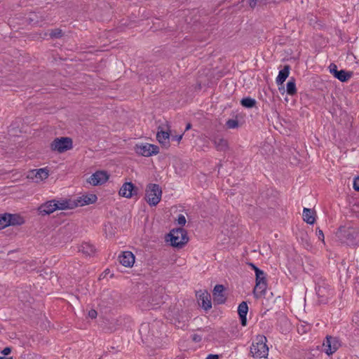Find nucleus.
<instances>
[{
  "label": "nucleus",
  "mask_w": 359,
  "mask_h": 359,
  "mask_svg": "<svg viewBox=\"0 0 359 359\" xmlns=\"http://www.w3.org/2000/svg\"><path fill=\"white\" fill-rule=\"evenodd\" d=\"M337 237L348 245H356L359 242V228L350 224L339 227L336 232Z\"/></svg>",
  "instance_id": "obj_1"
},
{
  "label": "nucleus",
  "mask_w": 359,
  "mask_h": 359,
  "mask_svg": "<svg viewBox=\"0 0 359 359\" xmlns=\"http://www.w3.org/2000/svg\"><path fill=\"white\" fill-rule=\"evenodd\" d=\"M88 203H42L38 208L39 214L47 215L53 212L56 210H72L78 206H83Z\"/></svg>",
  "instance_id": "obj_2"
},
{
  "label": "nucleus",
  "mask_w": 359,
  "mask_h": 359,
  "mask_svg": "<svg viewBox=\"0 0 359 359\" xmlns=\"http://www.w3.org/2000/svg\"><path fill=\"white\" fill-rule=\"evenodd\" d=\"M256 341L250 347V353L255 358H266L269 354L266 338L264 336H258Z\"/></svg>",
  "instance_id": "obj_3"
},
{
  "label": "nucleus",
  "mask_w": 359,
  "mask_h": 359,
  "mask_svg": "<svg viewBox=\"0 0 359 359\" xmlns=\"http://www.w3.org/2000/svg\"><path fill=\"white\" fill-rule=\"evenodd\" d=\"M170 245L176 248H182L189 241L187 231L183 228H177L170 231L168 234Z\"/></svg>",
  "instance_id": "obj_4"
},
{
  "label": "nucleus",
  "mask_w": 359,
  "mask_h": 359,
  "mask_svg": "<svg viewBox=\"0 0 359 359\" xmlns=\"http://www.w3.org/2000/svg\"><path fill=\"white\" fill-rule=\"evenodd\" d=\"M256 276V285L253 290V294L256 299L260 298L266 292L267 282L264 271H257Z\"/></svg>",
  "instance_id": "obj_5"
},
{
  "label": "nucleus",
  "mask_w": 359,
  "mask_h": 359,
  "mask_svg": "<svg viewBox=\"0 0 359 359\" xmlns=\"http://www.w3.org/2000/svg\"><path fill=\"white\" fill-rule=\"evenodd\" d=\"M72 147V140L68 137H57L50 144L51 150L59 153L69 150Z\"/></svg>",
  "instance_id": "obj_6"
},
{
  "label": "nucleus",
  "mask_w": 359,
  "mask_h": 359,
  "mask_svg": "<svg viewBox=\"0 0 359 359\" xmlns=\"http://www.w3.org/2000/svg\"><path fill=\"white\" fill-rule=\"evenodd\" d=\"M162 190L158 184H149L146 188L145 200L147 202H160Z\"/></svg>",
  "instance_id": "obj_7"
},
{
  "label": "nucleus",
  "mask_w": 359,
  "mask_h": 359,
  "mask_svg": "<svg viewBox=\"0 0 359 359\" xmlns=\"http://www.w3.org/2000/svg\"><path fill=\"white\" fill-rule=\"evenodd\" d=\"M135 151L137 154L143 156L149 157L159 153V147L151 144H142L136 145Z\"/></svg>",
  "instance_id": "obj_8"
},
{
  "label": "nucleus",
  "mask_w": 359,
  "mask_h": 359,
  "mask_svg": "<svg viewBox=\"0 0 359 359\" xmlns=\"http://www.w3.org/2000/svg\"><path fill=\"white\" fill-rule=\"evenodd\" d=\"M323 346L325 347V352L327 355H330L337 351L340 346V342L338 338L331 336L326 337V341Z\"/></svg>",
  "instance_id": "obj_9"
},
{
  "label": "nucleus",
  "mask_w": 359,
  "mask_h": 359,
  "mask_svg": "<svg viewBox=\"0 0 359 359\" xmlns=\"http://www.w3.org/2000/svg\"><path fill=\"white\" fill-rule=\"evenodd\" d=\"M198 304L205 311L212 308L211 297L207 291L196 292Z\"/></svg>",
  "instance_id": "obj_10"
},
{
  "label": "nucleus",
  "mask_w": 359,
  "mask_h": 359,
  "mask_svg": "<svg viewBox=\"0 0 359 359\" xmlns=\"http://www.w3.org/2000/svg\"><path fill=\"white\" fill-rule=\"evenodd\" d=\"M108 179L109 175L107 172L97 171L88 179V182L93 186H97L104 184Z\"/></svg>",
  "instance_id": "obj_11"
},
{
  "label": "nucleus",
  "mask_w": 359,
  "mask_h": 359,
  "mask_svg": "<svg viewBox=\"0 0 359 359\" xmlns=\"http://www.w3.org/2000/svg\"><path fill=\"white\" fill-rule=\"evenodd\" d=\"M137 193V188L132 182L124 183L119 190V195L126 197L131 198L133 196L136 195Z\"/></svg>",
  "instance_id": "obj_12"
},
{
  "label": "nucleus",
  "mask_w": 359,
  "mask_h": 359,
  "mask_svg": "<svg viewBox=\"0 0 359 359\" xmlns=\"http://www.w3.org/2000/svg\"><path fill=\"white\" fill-rule=\"evenodd\" d=\"M25 222V218L20 214L6 213V223L4 224V226H20Z\"/></svg>",
  "instance_id": "obj_13"
},
{
  "label": "nucleus",
  "mask_w": 359,
  "mask_h": 359,
  "mask_svg": "<svg viewBox=\"0 0 359 359\" xmlns=\"http://www.w3.org/2000/svg\"><path fill=\"white\" fill-rule=\"evenodd\" d=\"M97 200V196L95 194H89V195L83 196L81 197H79L76 199L74 200L72 202L90 203V202H96ZM46 202H49V203H57V202L67 203V202H72V201H71L70 199H65V200H62V201H59V200H56V199H52V200L47 201Z\"/></svg>",
  "instance_id": "obj_14"
},
{
  "label": "nucleus",
  "mask_w": 359,
  "mask_h": 359,
  "mask_svg": "<svg viewBox=\"0 0 359 359\" xmlns=\"http://www.w3.org/2000/svg\"><path fill=\"white\" fill-rule=\"evenodd\" d=\"M118 260L123 266L126 267H131L133 266L135 262V256L131 252L125 251L118 256Z\"/></svg>",
  "instance_id": "obj_15"
},
{
  "label": "nucleus",
  "mask_w": 359,
  "mask_h": 359,
  "mask_svg": "<svg viewBox=\"0 0 359 359\" xmlns=\"http://www.w3.org/2000/svg\"><path fill=\"white\" fill-rule=\"evenodd\" d=\"M48 177V172L45 168L30 170L27 175V178L36 180V182L41 181Z\"/></svg>",
  "instance_id": "obj_16"
},
{
  "label": "nucleus",
  "mask_w": 359,
  "mask_h": 359,
  "mask_svg": "<svg viewBox=\"0 0 359 359\" xmlns=\"http://www.w3.org/2000/svg\"><path fill=\"white\" fill-rule=\"evenodd\" d=\"M224 287L222 285H216L213 290V299L214 302L217 304H224L226 301V297L224 294Z\"/></svg>",
  "instance_id": "obj_17"
},
{
  "label": "nucleus",
  "mask_w": 359,
  "mask_h": 359,
  "mask_svg": "<svg viewBox=\"0 0 359 359\" xmlns=\"http://www.w3.org/2000/svg\"><path fill=\"white\" fill-rule=\"evenodd\" d=\"M248 311V306L245 302H242L238 307V313L241 318V323L243 326L247 325V313Z\"/></svg>",
  "instance_id": "obj_18"
},
{
  "label": "nucleus",
  "mask_w": 359,
  "mask_h": 359,
  "mask_svg": "<svg viewBox=\"0 0 359 359\" xmlns=\"http://www.w3.org/2000/svg\"><path fill=\"white\" fill-rule=\"evenodd\" d=\"M303 219L309 224H313L316 222V211L313 209L304 208L303 210Z\"/></svg>",
  "instance_id": "obj_19"
},
{
  "label": "nucleus",
  "mask_w": 359,
  "mask_h": 359,
  "mask_svg": "<svg viewBox=\"0 0 359 359\" xmlns=\"http://www.w3.org/2000/svg\"><path fill=\"white\" fill-rule=\"evenodd\" d=\"M211 141L213 142L215 149L219 151H224L228 149L227 140L224 138L215 137Z\"/></svg>",
  "instance_id": "obj_20"
},
{
  "label": "nucleus",
  "mask_w": 359,
  "mask_h": 359,
  "mask_svg": "<svg viewBox=\"0 0 359 359\" xmlns=\"http://www.w3.org/2000/svg\"><path fill=\"white\" fill-rule=\"evenodd\" d=\"M290 70V66L286 65L283 69L279 71L278 75L276 79V82L278 85H281L285 81L286 79L289 76Z\"/></svg>",
  "instance_id": "obj_21"
},
{
  "label": "nucleus",
  "mask_w": 359,
  "mask_h": 359,
  "mask_svg": "<svg viewBox=\"0 0 359 359\" xmlns=\"http://www.w3.org/2000/svg\"><path fill=\"white\" fill-rule=\"evenodd\" d=\"M170 134L168 132L160 130L158 131L156 134V139L159 142L160 144L167 147L169 146L170 142Z\"/></svg>",
  "instance_id": "obj_22"
},
{
  "label": "nucleus",
  "mask_w": 359,
  "mask_h": 359,
  "mask_svg": "<svg viewBox=\"0 0 359 359\" xmlns=\"http://www.w3.org/2000/svg\"><path fill=\"white\" fill-rule=\"evenodd\" d=\"M278 192L273 189H267L264 196H262V199L271 201V202H275L278 198Z\"/></svg>",
  "instance_id": "obj_23"
},
{
  "label": "nucleus",
  "mask_w": 359,
  "mask_h": 359,
  "mask_svg": "<svg viewBox=\"0 0 359 359\" xmlns=\"http://www.w3.org/2000/svg\"><path fill=\"white\" fill-rule=\"evenodd\" d=\"M79 251L86 255H93L95 249L94 246L88 243H83L79 248Z\"/></svg>",
  "instance_id": "obj_24"
},
{
  "label": "nucleus",
  "mask_w": 359,
  "mask_h": 359,
  "mask_svg": "<svg viewBox=\"0 0 359 359\" xmlns=\"http://www.w3.org/2000/svg\"><path fill=\"white\" fill-rule=\"evenodd\" d=\"M286 91L289 95H294L297 93L295 79L290 77L286 86Z\"/></svg>",
  "instance_id": "obj_25"
},
{
  "label": "nucleus",
  "mask_w": 359,
  "mask_h": 359,
  "mask_svg": "<svg viewBox=\"0 0 359 359\" xmlns=\"http://www.w3.org/2000/svg\"><path fill=\"white\" fill-rule=\"evenodd\" d=\"M351 72H347L344 69H341L338 71V72H336V74L334 76L341 82H346L351 77Z\"/></svg>",
  "instance_id": "obj_26"
},
{
  "label": "nucleus",
  "mask_w": 359,
  "mask_h": 359,
  "mask_svg": "<svg viewBox=\"0 0 359 359\" xmlns=\"http://www.w3.org/2000/svg\"><path fill=\"white\" fill-rule=\"evenodd\" d=\"M256 100L250 97H244L241 100V104L245 108H252L256 105Z\"/></svg>",
  "instance_id": "obj_27"
},
{
  "label": "nucleus",
  "mask_w": 359,
  "mask_h": 359,
  "mask_svg": "<svg viewBox=\"0 0 359 359\" xmlns=\"http://www.w3.org/2000/svg\"><path fill=\"white\" fill-rule=\"evenodd\" d=\"M316 292L319 298H322L320 300L321 302H324L325 299L323 298L327 297L330 294V291L327 290L326 288L323 286H318V287L316 289Z\"/></svg>",
  "instance_id": "obj_28"
},
{
  "label": "nucleus",
  "mask_w": 359,
  "mask_h": 359,
  "mask_svg": "<svg viewBox=\"0 0 359 359\" xmlns=\"http://www.w3.org/2000/svg\"><path fill=\"white\" fill-rule=\"evenodd\" d=\"M49 35L51 39H60L63 36V32L61 29L57 28L51 29Z\"/></svg>",
  "instance_id": "obj_29"
},
{
  "label": "nucleus",
  "mask_w": 359,
  "mask_h": 359,
  "mask_svg": "<svg viewBox=\"0 0 359 359\" xmlns=\"http://www.w3.org/2000/svg\"><path fill=\"white\" fill-rule=\"evenodd\" d=\"M226 126L228 128L233 129L237 128L239 126L238 120L236 119H229L226 122Z\"/></svg>",
  "instance_id": "obj_30"
},
{
  "label": "nucleus",
  "mask_w": 359,
  "mask_h": 359,
  "mask_svg": "<svg viewBox=\"0 0 359 359\" xmlns=\"http://www.w3.org/2000/svg\"><path fill=\"white\" fill-rule=\"evenodd\" d=\"M6 223V213L0 214V229H3L6 226H4V224Z\"/></svg>",
  "instance_id": "obj_31"
},
{
  "label": "nucleus",
  "mask_w": 359,
  "mask_h": 359,
  "mask_svg": "<svg viewBox=\"0 0 359 359\" xmlns=\"http://www.w3.org/2000/svg\"><path fill=\"white\" fill-rule=\"evenodd\" d=\"M330 72L334 76L336 74V72H338L337 67L335 64L331 63L329 66Z\"/></svg>",
  "instance_id": "obj_32"
},
{
  "label": "nucleus",
  "mask_w": 359,
  "mask_h": 359,
  "mask_svg": "<svg viewBox=\"0 0 359 359\" xmlns=\"http://www.w3.org/2000/svg\"><path fill=\"white\" fill-rule=\"evenodd\" d=\"M350 210L353 213L359 212V203H352V205L349 208Z\"/></svg>",
  "instance_id": "obj_33"
},
{
  "label": "nucleus",
  "mask_w": 359,
  "mask_h": 359,
  "mask_svg": "<svg viewBox=\"0 0 359 359\" xmlns=\"http://www.w3.org/2000/svg\"><path fill=\"white\" fill-rule=\"evenodd\" d=\"M177 223L181 226H184L186 224V218L183 215H180L178 216Z\"/></svg>",
  "instance_id": "obj_34"
},
{
  "label": "nucleus",
  "mask_w": 359,
  "mask_h": 359,
  "mask_svg": "<svg viewBox=\"0 0 359 359\" xmlns=\"http://www.w3.org/2000/svg\"><path fill=\"white\" fill-rule=\"evenodd\" d=\"M316 236H318V239L324 242L325 236L323 231L321 229H316Z\"/></svg>",
  "instance_id": "obj_35"
},
{
  "label": "nucleus",
  "mask_w": 359,
  "mask_h": 359,
  "mask_svg": "<svg viewBox=\"0 0 359 359\" xmlns=\"http://www.w3.org/2000/svg\"><path fill=\"white\" fill-rule=\"evenodd\" d=\"M353 189L359 191V177H355L353 180Z\"/></svg>",
  "instance_id": "obj_36"
},
{
  "label": "nucleus",
  "mask_w": 359,
  "mask_h": 359,
  "mask_svg": "<svg viewBox=\"0 0 359 359\" xmlns=\"http://www.w3.org/2000/svg\"><path fill=\"white\" fill-rule=\"evenodd\" d=\"M97 316V313L95 310L94 309H91L90 311H89L88 312V316L90 318H95Z\"/></svg>",
  "instance_id": "obj_37"
},
{
  "label": "nucleus",
  "mask_w": 359,
  "mask_h": 359,
  "mask_svg": "<svg viewBox=\"0 0 359 359\" xmlns=\"http://www.w3.org/2000/svg\"><path fill=\"white\" fill-rule=\"evenodd\" d=\"M11 352V348L10 347H6L1 351V353L4 355H8Z\"/></svg>",
  "instance_id": "obj_38"
},
{
  "label": "nucleus",
  "mask_w": 359,
  "mask_h": 359,
  "mask_svg": "<svg viewBox=\"0 0 359 359\" xmlns=\"http://www.w3.org/2000/svg\"><path fill=\"white\" fill-rule=\"evenodd\" d=\"M249 6L251 8H255L257 6V0H249Z\"/></svg>",
  "instance_id": "obj_39"
},
{
  "label": "nucleus",
  "mask_w": 359,
  "mask_h": 359,
  "mask_svg": "<svg viewBox=\"0 0 359 359\" xmlns=\"http://www.w3.org/2000/svg\"><path fill=\"white\" fill-rule=\"evenodd\" d=\"M249 265L251 266V268L255 271V275L257 274V271H262L259 269L257 266H256L254 264L250 263Z\"/></svg>",
  "instance_id": "obj_40"
},
{
  "label": "nucleus",
  "mask_w": 359,
  "mask_h": 359,
  "mask_svg": "<svg viewBox=\"0 0 359 359\" xmlns=\"http://www.w3.org/2000/svg\"><path fill=\"white\" fill-rule=\"evenodd\" d=\"M218 358H219L218 355L210 354L208 355L206 359H218Z\"/></svg>",
  "instance_id": "obj_41"
},
{
  "label": "nucleus",
  "mask_w": 359,
  "mask_h": 359,
  "mask_svg": "<svg viewBox=\"0 0 359 359\" xmlns=\"http://www.w3.org/2000/svg\"><path fill=\"white\" fill-rule=\"evenodd\" d=\"M193 340L196 342H198L201 340V338L200 336L197 335V334H194L193 336Z\"/></svg>",
  "instance_id": "obj_42"
},
{
  "label": "nucleus",
  "mask_w": 359,
  "mask_h": 359,
  "mask_svg": "<svg viewBox=\"0 0 359 359\" xmlns=\"http://www.w3.org/2000/svg\"><path fill=\"white\" fill-rule=\"evenodd\" d=\"M191 123H188V124L187 125V126H186V129H185V130H189V129L191 128Z\"/></svg>",
  "instance_id": "obj_43"
},
{
  "label": "nucleus",
  "mask_w": 359,
  "mask_h": 359,
  "mask_svg": "<svg viewBox=\"0 0 359 359\" xmlns=\"http://www.w3.org/2000/svg\"><path fill=\"white\" fill-rule=\"evenodd\" d=\"M182 135L175 137L176 140H177V141H180L182 139Z\"/></svg>",
  "instance_id": "obj_44"
},
{
  "label": "nucleus",
  "mask_w": 359,
  "mask_h": 359,
  "mask_svg": "<svg viewBox=\"0 0 359 359\" xmlns=\"http://www.w3.org/2000/svg\"><path fill=\"white\" fill-rule=\"evenodd\" d=\"M0 359H13V358L12 357H9V358L0 357Z\"/></svg>",
  "instance_id": "obj_45"
},
{
  "label": "nucleus",
  "mask_w": 359,
  "mask_h": 359,
  "mask_svg": "<svg viewBox=\"0 0 359 359\" xmlns=\"http://www.w3.org/2000/svg\"><path fill=\"white\" fill-rule=\"evenodd\" d=\"M157 204H158V203H149V205H150L151 206H154V207H155V206H156V205H157Z\"/></svg>",
  "instance_id": "obj_46"
}]
</instances>
